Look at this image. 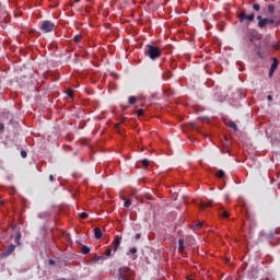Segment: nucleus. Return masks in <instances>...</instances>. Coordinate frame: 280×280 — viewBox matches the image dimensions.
<instances>
[{"label": "nucleus", "mask_w": 280, "mask_h": 280, "mask_svg": "<svg viewBox=\"0 0 280 280\" xmlns=\"http://www.w3.org/2000/svg\"><path fill=\"white\" fill-rule=\"evenodd\" d=\"M178 252L184 253L185 252V246H184V240L179 238L178 241Z\"/></svg>", "instance_id": "13"}, {"label": "nucleus", "mask_w": 280, "mask_h": 280, "mask_svg": "<svg viewBox=\"0 0 280 280\" xmlns=\"http://www.w3.org/2000/svg\"><path fill=\"white\" fill-rule=\"evenodd\" d=\"M264 19H262V16L261 15H257V21H262Z\"/></svg>", "instance_id": "38"}, {"label": "nucleus", "mask_w": 280, "mask_h": 280, "mask_svg": "<svg viewBox=\"0 0 280 280\" xmlns=\"http://www.w3.org/2000/svg\"><path fill=\"white\" fill-rule=\"evenodd\" d=\"M15 248H16V246L13 245V244H11V245L7 248V250H4V252L2 253V256H3V257L11 256Z\"/></svg>", "instance_id": "8"}, {"label": "nucleus", "mask_w": 280, "mask_h": 280, "mask_svg": "<svg viewBox=\"0 0 280 280\" xmlns=\"http://www.w3.org/2000/svg\"><path fill=\"white\" fill-rule=\"evenodd\" d=\"M82 42V35H74V43H81Z\"/></svg>", "instance_id": "21"}, {"label": "nucleus", "mask_w": 280, "mask_h": 280, "mask_svg": "<svg viewBox=\"0 0 280 280\" xmlns=\"http://www.w3.org/2000/svg\"><path fill=\"white\" fill-rule=\"evenodd\" d=\"M173 77L171 71H167L166 73H163V80H171V78Z\"/></svg>", "instance_id": "18"}, {"label": "nucleus", "mask_w": 280, "mask_h": 280, "mask_svg": "<svg viewBox=\"0 0 280 280\" xmlns=\"http://www.w3.org/2000/svg\"><path fill=\"white\" fill-rule=\"evenodd\" d=\"M20 240H21V233L19 232V233L15 235L14 242L18 243V245H20Z\"/></svg>", "instance_id": "23"}, {"label": "nucleus", "mask_w": 280, "mask_h": 280, "mask_svg": "<svg viewBox=\"0 0 280 280\" xmlns=\"http://www.w3.org/2000/svg\"><path fill=\"white\" fill-rule=\"evenodd\" d=\"M142 165H143V167H148L149 166V160L148 159H144L143 161H142Z\"/></svg>", "instance_id": "30"}, {"label": "nucleus", "mask_w": 280, "mask_h": 280, "mask_svg": "<svg viewBox=\"0 0 280 280\" xmlns=\"http://www.w3.org/2000/svg\"><path fill=\"white\" fill-rule=\"evenodd\" d=\"M279 61L277 58H273V63L270 66V71H276L278 69Z\"/></svg>", "instance_id": "14"}, {"label": "nucleus", "mask_w": 280, "mask_h": 280, "mask_svg": "<svg viewBox=\"0 0 280 280\" xmlns=\"http://www.w3.org/2000/svg\"><path fill=\"white\" fill-rule=\"evenodd\" d=\"M93 232H94V234H95V238H96V240H101V238H102V231H101L100 228L93 229Z\"/></svg>", "instance_id": "11"}, {"label": "nucleus", "mask_w": 280, "mask_h": 280, "mask_svg": "<svg viewBox=\"0 0 280 280\" xmlns=\"http://www.w3.org/2000/svg\"><path fill=\"white\" fill-rule=\"evenodd\" d=\"M143 109L142 108H139L138 110H137V116L138 117H142L143 116Z\"/></svg>", "instance_id": "27"}, {"label": "nucleus", "mask_w": 280, "mask_h": 280, "mask_svg": "<svg viewBox=\"0 0 280 280\" xmlns=\"http://www.w3.org/2000/svg\"><path fill=\"white\" fill-rule=\"evenodd\" d=\"M136 103H137V97L136 96H129L128 104L129 105H135Z\"/></svg>", "instance_id": "19"}, {"label": "nucleus", "mask_w": 280, "mask_h": 280, "mask_svg": "<svg viewBox=\"0 0 280 280\" xmlns=\"http://www.w3.org/2000/svg\"><path fill=\"white\" fill-rule=\"evenodd\" d=\"M49 265H50V266H54V265H55V261H54V260H49Z\"/></svg>", "instance_id": "41"}, {"label": "nucleus", "mask_w": 280, "mask_h": 280, "mask_svg": "<svg viewBox=\"0 0 280 280\" xmlns=\"http://www.w3.org/2000/svg\"><path fill=\"white\" fill-rule=\"evenodd\" d=\"M228 140H229V138L225 137V141H228Z\"/></svg>", "instance_id": "44"}, {"label": "nucleus", "mask_w": 280, "mask_h": 280, "mask_svg": "<svg viewBox=\"0 0 280 280\" xmlns=\"http://www.w3.org/2000/svg\"><path fill=\"white\" fill-rule=\"evenodd\" d=\"M5 126L3 122H0V133L4 132Z\"/></svg>", "instance_id": "33"}, {"label": "nucleus", "mask_w": 280, "mask_h": 280, "mask_svg": "<svg viewBox=\"0 0 280 280\" xmlns=\"http://www.w3.org/2000/svg\"><path fill=\"white\" fill-rule=\"evenodd\" d=\"M273 23H275L273 20H270V19L265 18L264 20H261L260 22H258V27L265 28L266 25H268V24H271V25H272Z\"/></svg>", "instance_id": "6"}, {"label": "nucleus", "mask_w": 280, "mask_h": 280, "mask_svg": "<svg viewBox=\"0 0 280 280\" xmlns=\"http://www.w3.org/2000/svg\"><path fill=\"white\" fill-rule=\"evenodd\" d=\"M129 254L136 255L137 254V248L136 247L129 248Z\"/></svg>", "instance_id": "31"}, {"label": "nucleus", "mask_w": 280, "mask_h": 280, "mask_svg": "<svg viewBox=\"0 0 280 280\" xmlns=\"http://www.w3.org/2000/svg\"><path fill=\"white\" fill-rule=\"evenodd\" d=\"M145 55L152 60L159 59L162 55V50L158 46L147 45Z\"/></svg>", "instance_id": "1"}, {"label": "nucleus", "mask_w": 280, "mask_h": 280, "mask_svg": "<svg viewBox=\"0 0 280 280\" xmlns=\"http://www.w3.org/2000/svg\"><path fill=\"white\" fill-rule=\"evenodd\" d=\"M131 199H125V208H130Z\"/></svg>", "instance_id": "24"}, {"label": "nucleus", "mask_w": 280, "mask_h": 280, "mask_svg": "<svg viewBox=\"0 0 280 280\" xmlns=\"http://www.w3.org/2000/svg\"><path fill=\"white\" fill-rule=\"evenodd\" d=\"M124 121H125V118H122L121 124H124Z\"/></svg>", "instance_id": "43"}, {"label": "nucleus", "mask_w": 280, "mask_h": 280, "mask_svg": "<svg viewBox=\"0 0 280 280\" xmlns=\"http://www.w3.org/2000/svg\"><path fill=\"white\" fill-rule=\"evenodd\" d=\"M256 55L258 58L265 59V55H262L260 50H257Z\"/></svg>", "instance_id": "28"}, {"label": "nucleus", "mask_w": 280, "mask_h": 280, "mask_svg": "<svg viewBox=\"0 0 280 280\" xmlns=\"http://www.w3.org/2000/svg\"><path fill=\"white\" fill-rule=\"evenodd\" d=\"M237 18L241 24H249L255 21V14H247L244 10L238 13Z\"/></svg>", "instance_id": "2"}, {"label": "nucleus", "mask_w": 280, "mask_h": 280, "mask_svg": "<svg viewBox=\"0 0 280 280\" xmlns=\"http://www.w3.org/2000/svg\"><path fill=\"white\" fill-rule=\"evenodd\" d=\"M131 271L129 267H121L119 269V280H129Z\"/></svg>", "instance_id": "4"}, {"label": "nucleus", "mask_w": 280, "mask_h": 280, "mask_svg": "<svg viewBox=\"0 0 280 280\" xmlns=\"http://www.w3.org/2000/svg\"><path fill=\"white\" fill-rule=\"evenodd\" d=\"M219 214H220V217L223 218V219L230 218V212L226 211V210H223V209H221V210L219 211Z\"/></svg>", "instance_id": "12"}, {"label": "nucleus", "mask_w": 280, "mask_h": 280, "mask_svg": "<svg viewBox=\"0 0 280 280\" xmlns=\"http://www.w3.org/2000/svg\"><path fill=\"white\" fill-rule=\"evenodd\" d=\"M246 40H249L250 43L254 42V39H260V35H255L254 33H250V35L245 36Z\"/></svg>", "instance_id": "9"}, {"label": "nucleus", "mask_w": 280, "mask_h": 280, "mask_svg": "<svg viewBox=\"0 0 280 280\" xmlns=\"http://www.w3.org/2000/svg\"><path fill=\"white\" fill-rule=\"evenodd\" d=\"M136 240H137V241H140V240H141V234H137V235H136Z\"/></svg>", "instance_id": "37"}, {"label": "nucleus", "mask_w": 280, "mask_h": 280, "mask_svg": "<svg viewBox=\"0 0 280 280\" xmlns=\"http://www.w3.org/2000/svg\"><path fill=\"white\" fill-rule=\"evenodd\" d=\"M105 256H112V248H107V250H105Z\"/></svg>", "instance_id": "35"}, {"label": "nucleus", "mask_w": 280, "mask_h": 280, "mask_svg": "<svg viewBox=\"0 0 280 280\" xmlns=\"http://www.w3.org/2000/svg\"><path fill=\"white\" fill-rule=\"evenodd\" d=\"M80 0H77V2H79Z\"/></svg>", "instance_id": "45"}, {"label": "nucleus", "mask_w": 280, "mask_h": 280, "mask_svg": "<svg viewBox=\"0 0 280 280\" xmlns=\"http://www.w3.org/2000/svg\"><path fill=\"white\" fill-rule=\"evenodd\" d=\"M224 175H225V173L223 170H220L219 172H217V177H219V178H223Z\"/></svg>", "instance_id": "22"}, {"label": "nucleus", "mask_w": 280, "mask_h": 280, "mask_svg": "<svg viewBox=\"0 0 280 280\" xmlns=\"http://www.w3.org/2000/svg\"><path fill=\"white\" fill-rule=\"evenodd\" d=\"M89 253H90V247L83 245V246L81 247V254L88 255Z\"/></svg>", "instance_id": "17"}, {"label": "nucleus", "mask_w": 280, "mask_h": 280, "mask_svg": "<svg viewBox=\"0 0 280 280\" xmlns=\"http://www.w3.org/2000/svg\"><path fill=\"white\" fill-rule=\"evenodd\" d=\"M273 11H275L273 4H269V5H268V12H269V13H272Z\"/></svg>", "instance_id": "32"}, {"label": "nucleus", "mask_w": 280, "mask_h": 280, "mask_svg": "<svg viewBox=\"0 0 280 280\" xmlns=\"http://www.w3.org/2000/svg\"><path fill=\"white\" fill-rule=\"evenodd\" d=\"M121 238L119 236H115L113 241V252H118Z\"/></svg>", "instance_id": "7"}, {"label": "nucleus", "mask_w": 280, "mask_h": 280, "mask_svg": "<svg viewBox=\"0 0 280 280\" xmlns=\"http://www.w3.org/2000/svg\"><path fill=\"white\" fill-rule=\"evenodd\" d=\"M202 225H203V223L201 221H199L198 223L192 225V230L194 231L201 230Z\"/></svg>", "instance_id": "16"}, {"label": "nucleus", "mask_w": 280, "mask_h": 280, "mask_svg": "<svg viewBox=\"0 0 280 280\" xmlns=\"http://www.w3.org/2000/svg\"><path fill=\"white\" fill-rule=\"evenodd\" d=\"M213 201L210 200L209 202H202L201 205H199V209H201V211L206 210V208H211L212 207Z\"/></svg>", "instance_id": "10"}, {"label": "nucleus", "mask_w": 280, "mask_h": 280, "mask_svg": "<svg viewBox=\"0 0 280 280\" xmlns=\"http://www.w3.org/2000/svg\"><path fill=\"white\" fill-rule=\"evenodd\" d=\"M253 10L259 11L260 10V4L259 3H254L253 4Z\"/></svg>", "instance_id": "25"}, {"label": "nucleus", "mask_w": 280, "mask_h": 280, "mask_svg": "<svg viewBox=\"0 0 280 280\" xmlns=\"http://www.w3.org/2000/svg\"><path fill=\"white\" fill-rule=\"evenodd\" d=\"M67 95H68V97H72L73 96V90L68 89L67 90Z\"/></svg>", "instance_id": "29"}, {"label": "nucleus", "mask_w": 280, "mask_h": 280, "mask_svg": "<svg viewBox=\"0 0 280 280\" xmlns=\"http://www.w3.org/2000/svg\"><path fill=\"white\" fill-rule=\"evenodd\" d=\"M54 179H55L54 175H49V180L54 182Z\"/></svg>", "instance_id": "39"}, {"label": "nucleus", "mask_w": 280, "mask_h": 280, "mask_svg": "<svg viewBox=\"0 0 280 280\" xmlns=\"http://www.w3.org/2000/svg\"><path fill=\"white\" fill-rule=\"evenodd\" d=\"M39 30H42L44 34L52 33L56 30V25L51 21L39 22Z\"/></svg>", "instance_id": "3"}, {"label": "nucleus", "mask_w": 280, "mask_h": 280, "mask_svg": "<svg viewBox=\"0 0 280 280\" xmlns=\"http://www.w3.org/2000/svg\"><path fill=\"white\" fill-rule=\"evenodd\" d=\"M2 117H3V119L9 120V124H10V125H13V124H14V115H13L11 112H4V113L2 114Z\"/></svg>", "instance_id": "5"}, {"label": "nucleus", "mask_w": 280, "mask_h": 280, "mask_svg": "<svg viewBox=\"0 0 280 280\" xmlns=\"http://www.w3.org/2000/svg\"><path fill=\"white\" fill-rule=\"evenodd\" d=\"M115 128H116V130H118L119 129V124H116Z\"/></svg>", "instance_id": "42"}, {"label": "nucleus", "mask_w": 280, "mask_h": 280, "mask_svg": "<svg viewBox=\"0 0 280 280\" xmlns=\"http://www.w3.org/2000/svg\"><path fill=\"white\" fill-rule=\"evenodd\" d=\"M79 218H80V219H86V218H89V214L85 213V212H81V213L79 214Z\"/></svg>", "instance_id": "26"}, {"label": "nucleus", "mask_w": 280, "mask_h": 280, "mask_svg": "<svg viewBox=\"0 0 280 280\" xmlns=\"http://www.w3.org/2000/svg\"><path fill=\"white\" fill-rule=\"evenodd\" d=\"M267 100H268L269 102H272L273 97H272L271 95H268V96H267Z\"/></svg>", "instance_id": "36"}, {"label": "nucleus", "mask_w": 280, "mask_h": 280, "mask_svg": "<svg viewBox=\"0 0 280 280\" xmlns=\"http://www.w3.org/2000/svg\"><path fill=\"white\" fill-rule=\"evenodd\" d=\"M270 48L273 49V50H279L280 45H279V43H273L272 45H270Z\"/></svg>", "instance_id": "20"}, {"label": "nucleus", "mask_w": 280, "mask_h": 280, "mask_svg": "<svg viewBox=\"0 0 280 280\" xmlns=\"http://www.w3.org/2000/svg\"><path fill=\"white\" fill-rule=\"evenodd\" d=\"M228 127L232 128L234 131L238 130L236 122H233L232 120L228 121Z\"/></svg>", "instance_id": "15"}, {"label": "nucleus", "mask_w": 280, "mask_h": 280, "mask_svg": "<svg viewBox=\"0 0 280 280\" xmlns=\"http://www.w3.org/2000/svg\"><path fill=\"white\" fill-rule=\"evenodd\" d=\"M273 72L272 70H269V77H272L273 75Z\"/></svg>", "instance_id": "40"}, {"label": "nucleus", "mask_w": 280, "mask_h": 280, "mask_svg": "<svg viewBox=\"0 0 280 280\" xmlns=\"http://www.w3.org/2000/svg\"><path fill=\"white\" fill-rule=\"evenodd\" d=\"M21 158L27 159V151H21Z\"/></svg>", "instance_id": "34"}]
</instances>
